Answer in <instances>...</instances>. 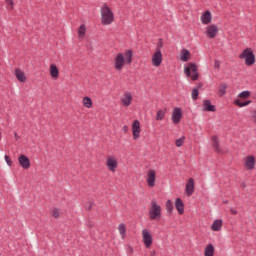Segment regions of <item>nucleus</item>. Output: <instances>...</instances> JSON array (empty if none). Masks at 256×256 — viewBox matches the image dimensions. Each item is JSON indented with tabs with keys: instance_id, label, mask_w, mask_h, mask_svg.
Returning <instances> with one entry per match:
<instances>
[{
	"instance_id": "473e14b6",
	"label": "nucleus",
	"mask_w": 256,
	"mask_h": 256,
	"mask_svg": "<svg viewBox=\"0 0 256 256\" xmlns=\"http://www.w3.org/2000/svg\"><path fill=\"white\" fill-rule=\"evenodd\" d=\"M166 209H167V213H169L171 215V213H173V202L171 200H167L166 202Z\"/></svg>"
},
{
	"instance_id": "58836bf2",
	"label": "nucleus",
	"mask_w": 256,
	"mask_h": 256,
	"mask_svg": "<svg viewBox=\"0 0 256 256\" xmlns=\"http://www.w3.org/2000/svg\"><path fill=\"white\" fill-rule=\"evenodd\" d=\"M214 69H221V62L219 60H215Z\"/></svg>"
},
{
	"instance_id": "f3484780",
	"label": "nucleus",
	"mask_w": 256,
	"mask_h": 256,
	"mask_svg": "<svg viewBox=\"0 0 256 256\" xmlns=\"http://www.w3.org/2000/svg\"><path fill=\"white\" fill-rule=\"evenodd\" d=\"M211 19H212L211 11H209V10H207L201 16V22L203 25H209V23H211Z\"/></svg>"
},
{
	"instance_id": "79ce46f5",
	"label": "nucleus",
	"mask_w": 256,
	"mask_h": 256,
	"mask_svg": "<svg viewBox=\"0 0 256 256\" xmlns=\"http://www.w3.org/2000/svg\"><path fill=\"white\" fill-rule=\"evenodd\" d=\"M230 212L232 213V215H237V210L230 209Z\"/></svg>"
},
{
	"instance_id": "aec40b11",
	"label": "nucleus",
	"mask_w": 256,
	"mask_h": 256,
	"mask_svg": "<svg viewBox=\"0 0 256 256\" xmlns=\"http://www.w3.org/2000/svg\"><path fill=\"white\" fill-rule=\"evenodd\" d=\"M132 99L133 96L129 92H126L124 94V98H122L121 101L125 107H129V105H131Z\"/></svg>"
},
{
	"instance_id": "ea45409f",
	"label": "nucleus",
	"mask_w": 256,
	"mask_h": 256,
	"mask_svg": "<svg viewBox=\"0 0 256 256\" xmlns=\"http://www.w3.org/2000/svg\"><path fill=\"white\" fill-rule=\"evenodd\" d=\"M8 5H10L11 7H13V5H15V3L13 2V0H7Z\"/></svg>"
},
{
	"instance_id": "2f4dec72",
	"label": "nucleus",
	"mask_w": 256,
	"mask_h": 256,
	"mask_svg": "<svg viewBox=\"0 0 256 256\" xmlns=\"http://www.w3.org/2000/svg\"><path fill=\"white\" fill-rule=\"evenodd\" d=\"M199 89H201V88H199V87L193 88L192 94H191L193 101H197V99H199Z\"/></svg>"
},
{
	"instance_id": "49530a36",
	"label": "nucleus",
	"mask_w": 256,
	"mask_h": 256,
	"mask_svg": "<svg viewBox=\"0 0 256 256\" xmlns=\"http://www.w3.org/2000/svg\"><path fill=\"white\" fill-rule=\"evenodd\" d=\"M131 253H133V248H130Z\"/></svg>"
},
{
	"instance_id": "0eeeda50",
	"label": "nucleus",
	"mask_w": 256,
	"mask_h": 256,
	"mask_svg": "<svg viewBox=\"0 0 256 256\" xmlns=\"http://www.w3.org/2000/svg\"><path fill=\"white\" fill-rule=\"evenodd\" d=\"M217 33H219L217 25L212 24L206 27V36L208 39H215L217 37Z\"/></svg>"
},
{
	"instance_id": "c756f323",
	"label": "nucleus",
	"mask_w": 256,
	"mask_h": 256,
	"mask_svg": "<svg viewBox=\"0 0 256 256\" xmlns=\"http://www.w3.org/2000/svg\"><path fill=\"white\" fill-rule=\"evenodd\" d=\"M234 103L235 105H237V107H247V105H251L252 101L248 100V101L241 102V100H236Z\"/></svg>"
},
{
	"instance_id": "b1692460",
	"label": "nucleus",
	"mask_w": 256,
	"mask_h": 256,
	"mask_svg": "<svg viewBox=\"0 0 256 256\" xmlns=\"http://www.w3.org/2000/svg\"><path fill=\"white\" fill-rule=\"evenodd\" d=\"M212 147H214L216 153H221V146H219V138L217 136H212Z\"/></svg>"
},
{
	"instance_id": "c85d7f7f",
	"label": "nucleus",
	"mask_w": 256,
	"mask_h": 256,
	"mask_svg": "<svg viewBox=\"0 0 256 256\" xmlns=\"http://www.w3.org/2000/svg\"><path fill=\"white\" fill-rule=\"evenodd\" d=\"M165 113H167L166 110H158L156 114V121H163V119H165Z\"/></svg>"
},
{
	"instance_id": "ddd939ff",
	"label": "nucleus",
	"mask_w": 256,
	"mask_h": 256,
	"mask_svg": "<svg viewBox=\"0 0 256 256\" xmlns=\"http://www.w3.org/2000/svg\"><path fill=\"white\" fill-rule=\"evenodd\" d=\"M185 192L187 194V197H191V195L195 193V180L193 178H189L186 184Z\"/></svg>"
},
{
	"instance_id": "a211bd4d",
	"label": "nucleus",
	"mask_w": 256,
	"mask_h": 256,
	"mask_svg": "<svg viewBox=\"0 0 256 256\" xmlns=\"http://www.w3.org/2000/svg\"><path fill=\"white\" fill-rule=\"evenodd\" d=\"M15 75L16 79L20 81V83H25V81H27V77H25V72H23L21 69L16 68Z\"/></svg>"
},
{
	"instance_id": "1a4fd4ad",
	"label": "nucleus",
	"mask_w": 256,
	"mask_h": 256,
	"mask_svg": "<svg viewBox=\"0 0 256 256\" xmlns=\"http://www.w3.org/2000/svg\"><path fill=\"white\" fill-rule=\"evenodd\" d=\"M132 133H133V139L137 140L139 137H141V123H139V120H135L132 124Z\"/></svg>"
},
{
	"instance_id": "cd10ccee",
	"label": "nucleus",
	"mask_w": 256,
	"mask_h": 256,
	"mask_svg": "<svg viewBox=\"0 0 256 256\" xmlns=\"http://www.w3.org/2000/svg\"><path fill=\"white\" fill-rule=\"evenodd\" d=\"M118 231H119L122 239H125V235L127 233V228L125 227V224H119Z\"/></svg>"
},
{
	"instance_id": "5701e85b",
	"label": "nucleus",
	"mask_w": 256,
	"mask_h": 256,
	"mask_svg": "<svg viewBox=\"0 0 256 256\" xmlns=\"http://www.w3.org/2000/svg\"><path fill=\"white\" fill-rule=\"evenodd\" d=\"M50 75L53 77V79H57L59 77V68H57V65H50Z\"/></svg>"
},
{
	"instance_id": "4468645a",
	"label": "nucleus",
	"mask_w": 256,
	"mask_h": 256,
	"mask_svg": "<svg viewBox=\"0 0 256 256\" xmlns=\"http://www.w3.org/2000/svg\"><path fill=\"white\" fill-rule=\"evenodd\" d=\"M117 159L113 156H109L106 160V166L108 167L109 171L115 172L117 169Z\"/></svg>"
},
{
	"instance_id": "a19ab883",
	"label": "nucleus",
	"mask_w": 256,
	"mask_h": 256,
	"mask_svg": "<svg viewBox=\"0 0 256 256\" xmlns=\"http://www.w3.org/2000/svg\"><path fill=\"white\" fill-rule=\"evenodd\" d=\"M14 137H15L16 141H19V134H17V132H14Z\"/></svg>"
},
{
	"instance_id": "393cba45",
	"label": "nucleus",
	"mask_w": 256,
	"mask_h": 256,
	"mask_svg": "<svg viewBox=\"0 0 256 256\" xmlns=\"http://www.w3.org/2000/svg\"><path fill=\"white\" fill-rule=\"evenodd\" d=\"M214 254H215V246H213V244H208L205 248L204 255L213 256Z\"/></svg>"
},
{
	"instance_id": "f03ea898",
	"label": "nucleus",
	"mask_w": 256,
	"mask_h": 256,
	"mask_svg": "<svg viewBox=\"0 0 256 256\" xmlns=\"http://www.w3.org/2000/svg\"><path fill=\"white\" fill-rule=\"evenodd\" d=\"M101 17L102 25H111L115 19L113 11H111V8L107 4H103L101 8Z\"/></svg>"
},
{
	"instance_id": "9d476101",
	"label": "nucleus",
	"mask_w": 256,
	"mask_h": 256,
	"mask_svg": "<svg viewBox=\"0 0 256 256\" xmlns=\"http://www.w3.org/2000/svg\"><path fill=\"white\" fill-rule=\"evenodd\" d=\"M163 63V54L161 53V50L158 49L152 56V65L154 67H159Z\"/></svg>"
},
{
	"instance_id": "f8f14e48",
	"label": "nucleus",
	"mask_w": 256,
	"mask_h": 256,
	"mask_svg": "<svg viewBox=\"0 0 256 256\" xmlns=\"http://www.w3.org/2000/svg\"><path fill=\"white\" fill-rule=\"evenodd\" d=\"M18 161L22 169H29V167H31V160H29V157H27L26 155H20L18 157Z\"/></svg>"
},
{
	"instance_id": "4be33fe9",
	"label": "nucleus",
	"mask_w": 256,
	"mask_h": 256,
	"mask_svg": "<svg viewBox=\"0 0 256 256\" xmlns=\"http://www.w3.org/2000/svg\"><path fill=\"white\" fill-rule=\"evenodd\" d=\"M221 227H223V220L217 219L212 223L211 229L212 231H221Z\"/></svg>"
},
{
	"instance_id": "e433bc0d",
	"label": "nucleus",
	"mask_w": 256,
	"mask_h": 256,
	"mask_svg": "<svg viewBox=\"0 0 256 256\" xmlns=\"http://www.w3.org/2000/svg\"><path fill=\"white\" fill-rule=\"evenodd\" d=\"M52 215L55 219H59V209L54 208L52 211Z\"/></svg>"
},
{
	"instance_id": "2eb2a0df",
	"label": "nucleus",
	"mask_w": 256,
	"mask_h": 256,
	"mask_svg": "<svg viewBox=\"0 0 256 256\" xmlns=\"http://www.w3.org/2000/svg\"><path fill=\"white\" fill-rule=\"evenodd\" d=\"M203 111L215 113V111H217V107L211 104V100H203Z\"/></svg>"
},
{
	"instance_id": "f257e3e1",
	"label": "nucleus",
	"mask_w": 256,
	"mask_h": 256,
	"mask_svg": "<svg viewBox=\"0 0 256 256\" xmlns=\"http://www.w3.org/2000/svg\"><path fill=\"white\" fill-rule=\"evenodd\" d=\"M133 63V50L128 49L123 53H118L114 60V68L116 71H121L126 65Z\"/></svg>"
},
{
	"instance_id": "7ed1b4c3",
	"label": "nucleus",
	"mask_w": 256,
	"mask_h": 256,
	"mask_svg": "<svg viewBox=\"0 0 256 256\" xmlns=\"http://www.w3.org/2000/svg\"><path fill=\"white\" fill-rule=\"evenodd\" d=\"M240 59H245V65L251 67V65H255V54L251 48H246L239 55Z\"/></svg>"
},
{
	"instance_id": "72a5a7b5",
	"label": "nucleus",
	"mask_w": 256,
	"mask_h": 256,
	"mask_svg": "<svg viewBox=\"0 0 256 256\" xmlns=\"http://www.w3.org/2000/svg\"><path fill=\"white\" fill-rule=\"evenodd\" d=\"M251 96V92L249 90L242 91L240 94H238V97L240 99H248V97Z\"/></svg>"
},
{
	"instance_id": "c03bdc74",
	"label": "nucleus",
	"mask_w": 256,
	"mask_h": 256,
	"mask_svg": "<svg viewBox=\"0 0 256 256\" xmlns=\"http://www.w3.org/2000/svg\"><path fill=\"white\" fill-rule=\"evenodd\" d=\"M155 255H156L155 251L150 252V256H155Z\"/></svg>"
},
{
	"instance_id": "412c9836",
	"label": "nucleus",
	"mask_w": 256,
	"mask_h": 256,
	"mask_svg": "<svg viewBox=\"0 0 256 256\" xmlns=\"http://www.w3.org/2000/svg\"><path fill=\"white\" fill-rule=\"evenodd\" d=\"M189 59H191V52H189V50H187V49H182L181 50V61H183L184 63H187V61H189Z\"/></svg>"
},
{
	"instance_id": "6ab92c4d",
	"label": "nucleus",
	"mask_w": 256,
	"mask_h": 256,
	"mask_svg": "<svg viewBox=\"0 0 256 256\" xmlns=\"http://www.w3.org/2000/svg\"><path fill=\"white\" fill-rule=\"evenodd\" d=\"M245 167L249 170L255 169V157L254 156H248L246 158Z\"/></svg>"
},
{
	"instance_id": "6e6552de",
	"label": "nucleus",
	"mask_w": 256,
	"mask_h": 256,
	"mask_svg": "<svg viewBox=\"0 0 256 256\" xmlns=\"http://www.w3.org/2000/svg\"><path fill=\"white\" fill-rule=\"evenodd\" d=\"M182 117L183 111H181V108L175 107L172 112V123H174V125H179V123H181Z\"/></svg>"
},
{
	"instance_id": "dca6fc26",
	"label": "nucleus",
	"mask_w": 256,
	"mask_h": 256,
	"mask_svg": "<svg viewBox=\"0 0 256 256\" xmlns=\"http://www.w3.org/2000/svg\"><path fill=\"white\" fill-rule=\"evenodd\" d=\"M175 207L180 215H183V213H185V204L183 203V200H181V198H176Z\"/></svg>"
},
{
	"instance_id": "423d86ee",
	"label": "nucleus",
	"mask_w": 256,
	"mask_h": 256,
	"mask_svg": "<svg viewBox=\"0 0 256 256\" xmlns=\"http://www.w3.org/2000/svg\"><path fill=\"white\" fill-rule=\"evenodd\" d=\"M142 238L145 247L149 248L151 245H153V236H151V232H149V230H142Z\"/></svg>"
},
{
	"instance_id": "c9c22d12",
	"label": "nucleus",
	"mask_w": 256,
	"mask_h": 256,
	"mask_svg": "<svg viewBox=\"0 0 256 256\" xmlns=\"http://www.w3.org/2000/svg\"><path fill=\"white\" fill-rule=\"evenodd\" d=\"M4 159H5L8 167H11L13 165V161H11V157H9V155H5Z\"/></svg>"
},
{
	"instance_id": "a18cd8bd",
	"label": "nucleus",
	"mask_w": 256,
	"mask_h": 256,
	"mask_svg": "<svg viewBox=\"0 0 256 256\" xmlns=\"http://www.w3.org/2000/svg\"><path fill=\"white\" fill-rule=\"evenodd\" d=\"M89 211H91V205L88 207Z\"/></svg>"
},
{
	"instance_id": "a878e982",
	"label": "nucleus",
	"mask_w": 256,
	"mask_h": 256,
	"mask_svg": "<svg viewBox=\"0 0 256 256\" xmlns=\"http://www.w3.org/2000/svg\"><path fill=\"white\" fill-rule=\"evenodd\" d=\"M83 105L86 109H91V107H93V100H91L89 96H85L83 98Z\"/></svg>"
},
{
	"instance_id": "9b49d317",
	"label": "nucleus",
	"mask_w": 256,
	"mask_h": 256,
	"mask_svg": "<svg viewBox=\"0 0 256 256\" xmlns=\"http://www.w3.org/2000/svg\"><path fill=\"white\" fill-rule=\"evenodd\" d=\"M157 178V173L155 172V170L150 169L147 173V185L148 187H155V179Z\"/></svg>"
},
{
	"instance_id": "f704fd0d",
	"label": "nucleus",
	"mask_w": 256,
	"mask_h": 256,
	"mask_svg": "<svg viewBox=\"0 0 256 256\" xmlns=\"http://www.w3.org/2000/svg\"><path fill=\"white\" fill-rule=\"evenodd\" d=\"M183 143H185V136H182L179 139H176L175 145L176 147H183Z\"/></svg>"
},
{
	"instance_id": "bb28decb",
	"label": "nucleus",
	"mask_w": 256,
	"mask_h": 256,
	"mask_svg": "<svg viewBox=\"0 0 256 256\" xmlns=\"http://www.w3.org/2000/svg\"><path fill=\"white\" fill-rule=\"evenodd\" d=\"M87 31V27L85 26V24L80 25L79 29H78V36L83 39V37H85V33Z\"/></svg>"
},
{
	"instance_id": "4c0bfd02",
	"label": "nucleus",
	"mask_w": 256,
	"mask_h": 256,
	"mask_svg": "<svg viewBox=\"0 0 256 256\" xmlns=\"http://www.w3.org/2000/svg\"><path fill=\"white\" fill-rule=\"evenodd\" d=\"M161 47H163V39H159L156 47V51H161Z\"/></svg>"
},
{
	"instance_id": "20e7f679",
	"label": "nucleus",
	"mask_w": 256,
	"mask_h": 256,
	"mask_svg": "<svg viewBox=\"0 0 256 256\" xmlns=\"http://www.w3.org/2000/svg\"><path fill=\"white\" fill-rule=\"evenodd\" d=\"M189 66L184 68L186 77H191L192 81L199 79V73H197V65L195 63H189Z\"/></svg>"
},
{
	"instance_id": "7c9ffc66",
	"label": "nucleus",
	"mask_w": 256,
	"mask_h": 256,
	"mask_svg": "<svg viewBox=\"0 0 256 256\" xmlns=\"http://www.w3.org/2000/svg\"><path fill=\"white\" fill-rule=\"evenodd\" d=\"M227 93V84H220L219 86V96L223 97Z\"/></svg>"
},
{
	"instance_id": "39448f33",
	"label": "nucleus",
	"mask_w": 256,
	"mask_h": 256,
	"mask_svg": "<svg viewBox=\"0 0 256 256\" xmlns=\"http://www.w3.org/2000/svg\"><path fill=\"white\" fill-rule=\"evenodd\" d=\"M149 217L152 221H155V219H161V206H159L155 201H152V206L149 210Z\"/></svg>"
},
{
	"instance_id": "37998d69",
	"label": "nucleus",
	"mask_w": 256,
	"mask_h": 256,
	"mask_svg": "<svg viewBox=\"0 0 256 256\" xmlns=\"http://www.w3.org/2000/svg\"><path fill=\"white\" fill-rule=\"evenodd\" d=\"M253 118H254V121L256 123V110L253 112Z\"/></svg>"
}]
</instances>
